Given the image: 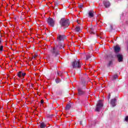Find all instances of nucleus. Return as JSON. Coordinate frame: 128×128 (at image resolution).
Returning a JSON list of instances; mask_svg holds the SVG:
<instances>
[{
    "label": "nucleus",
    "instance_id": "nucleus-15",
    "mask_svg": "<svg viewBox=\"0 0 128 128\" xmlns=\"http://www.w3.org/2000/svg\"><path fill=\"white\" fill-rule=\"evenodd\" d=\"M40 128H46V124L44 123H42L40 126Z\"/></svg>",
    "mask_w": 128,
    "mask_h": 128
},
{
    "label": "nucleus",
    "instance_id": "nucleus-4",
    "mask_svg": "<svg viewBox=\"0 0 128 128\" xmlns=\"http://www.w3.org/2000/svg\"><path fill=\"white\" fill-rule=\"evenodd\" d=\"M48 23L50 26H54V20L50 18H48Z\"/></svg>",
    "mask_w": 128,
    "mask_h": 128
},
{
    "label": "nucleus",
    "instance_id": "nucleus-19",
    "mask_svg": "<svg viewBox=\"0 0 128 128\" xmlns=\"http://www.w3.org/2000/svg\"><path fill=\"white\" fill-rule=\"evenodd\" d=\"M78 7L80 8H84V4H80L78 5Z\"/></svg>",
    "mask_w": 128,
    "mask_h": 128
},
{
    "label": "nucleus",
    "instance_id": "nucleus-2",
    "mask_svg": "<svg viewBox=\"0 0 128 128\" xmlns=\"http://www.w3.org/2000/svg\"><path fill=\"white\" fill-rule=\"evenodd\" d=\"M82 66V64H80V60H75L72 63V66L74 68H80V66Z\"/></svg>",
    "mask_w": 128,
    "mask_h": 128
},
{
    "label": "nucleus",
    "instance_id": "nucleus-8",
    "mask_svg": "<svg viewBox=\"0 0 128 128\" xmlns=\"http://www.w3.org/2000/svg\"><path fill=\"white\" fill-rule=\"evenodd\" d=\"M104 4L106 8H109L110 6V2L106 0H104Z\"/></svg>",
    "mask_w": 128,
    "mask_h": 128
},
{
    "label": "nucleus",
    "instance_id": "nucleus-17",
    "mask_svg": "<svg viewBox=\"0 0 128 128\" xmlns=\"http://www.w3.org/2000/svg\"><path fill=\"white\" fill-rule=\"evenodd\" d=\"M4 51V46H0V52H2Z\"/></svg>",
    "mask_w": 128,
    "mask_h": 128
},
{
    "label": "nucleus",
    "instance_id": "nucleus-16",
    "mask_svg": "<svg viewBox=\"0 0 128 128\" xmlns=\"http://www.w3.org/2000/svg\"><path fill=\"white\" fill-rule=\"evenodd\" d=\"M70 105L68 104L66 106V110H70Z\"/></svg>",
    "mask_w": 128,
    "mask_h": 128
},
{
    "label": "nucleus",
    "instance_id": "nucleus-23",
    "mask_svg": "<svg viewBox=\"0 0 128 128\" xmlns=\"http://www.w3.org/2000/svg\"><path fill=\"white\" fill-rule=\"evenodd\" d=\"M90 58V56H86V60H88V58Z\"/></svg>",
    "mask_w": 128,
    "mask_h": 128
},
{
    "label": "nucleus",
    "instance_id": "nucleus-22",
    "mask_svg": "<svg viewBox=\"0 0 128 128\" xmlns=\"http://www.w3.org/2000/svg\"><path fill=\"white\" fill-rule=\"evenodd\" d=\"M57 74H58V76H61L60 74H62V72H58Z\"/></svg>",
    "mask_w": 128,
    "mask_h": 128
},
{
    "label": "nucleus",
    "instance_id": "nucleus-18",
    "mask_svg": "<svg viewBox=\"0 0 128 128\" xmlns=\"http://www.w3.org/2000/svg\"><path fill=\"white\" fill-rule=\"evenodd\" d=\"M56 84H58V82H60L61 80L60 79L58 78L56 80Z\"/></svg>",
    "mask_w": 128,
    "mask_h": 128
},
{
    "label": "nucleus",
    "instance_id": "nucleus-11",
    "mask_svg": "<svg viewBox=\"0 0 128 128\" xmlns=\"http://www.w3.org/2000/svg\"><path fill=\"white\" fill-rule=\"evenodd\" d=\"M64 38H65L64 36L59 35L58 36L57 40H59V41L64 40Z\"/></svg>",
    "mask_w": 128,
    "mask_h": 128
},
{
    "label": "nucleus",
    "instance_id": "nucleus-25",
    "mask_svg": "<svg viewBox=\"0 0 128 128\" xmlns=\"http://www.w3.org/2000/svg\"><path fill=\"white\" fill-rule=\"evenodd\" d=\"M40 102L41 104H44V100H42Z\"/></svg>",
    "mask_w": 128,
    "mask_h": 128
},
{
    "label": "nucleus",
    "instance_id": "nucleus-5",
    "mask_svg": "<svg viewBox=\"0 0 128 128\" xmlns=\"http://www.w3.org/2000/svg\"><path fill=\"white\" fill-rule=\"evenodd\" d=\"M26 72H22V71H20L19 72H18L17 76L20 78H24L26 76Z\"/></svg>",
    "mask_w": 128,
    "mask_h": 128
},
{
    "label": "nucleus",
    "instance_id": "nucleus-1",
    "mask_svg": "<svg viewBox=\"0 0 128 128\" xmlns=\"http://www.w3.org/2000/svg\"><path fill=\"white\" fill-rule=\"evenodd\" d=\"M60 24L62 26H70V20H66L64 18H62L60 20Z\"/></svg>",
    "mask_w": 128,
    "mask_h": 128
},
{
    "label": "nucleus",
    "instance_id": "nucleus-6",
    "mask_svg": "<svg viewBox=\"0 0 128 128\" xmlns=\"http://www.w3.org/2000/svg\"><path fill=\"white\" fill-rule=\"evenodd\" d=\"M52 54H53V56H56L58 54V49L56 48H54L52 51Z\"/></svg>",
    "mask_w": 128,
    "mask_h": 128
},
{
    "label": "nucleus",
    "instance_id": "nucleus-20",
    "mask_svg": "<svg viewBox=\"0 0 128 128\" xmlns=\"http://www.w3.org/2000/svg\"><path fill=\"white\" fill-rule=\"evenodd\" d=\"M113 78L114 80H116V78H118V75H114V76H113Z\"/></svg>",
    "mask_w": 128,
    "mask_h": 128
},
{
    "label": "nucleus",
    "instance_id": "nucleus-26",
    "mask_svg": "<svg viewBox=\"0 0 128 128\" xmlns=\"http://www.w3.org/2000/svg\"><path fill=\"white\" fill-rule=\"evenodd\" d=\"M34 58H36V56H34Z\"/></svg>",
    "mask_w": 128,
    "mask_h": 128
},
{
    "label": "nucleus",
    "instance_id": "nucleus-21",
    "mask_svg": "<svg viewBox=\"0 0 128 128\" xmlns=\"http://www.w3.org/2000/svg\"><path fill=\"white\" fill-rule=\"evenodd\" d=\"M125 122H128V116H126L125 118Z\"/></svg>",
    "mask_w": 128,
    "mask_h": 128
},
{
    "label": "nucleus",
    "instance_id": "nucleus-10",
    "mask_svg": "<svg viewBox=\"0 0 128 128\" xmlns=\"http://www.w3.org/2000/svg\"><path fill=\"white\" fill-rule=\"evenodd\" d=\"M117 58H118V62H120L122 61V60H124V58H122V55L120 54H117Z\"/></svg>",
    "mask_w": 128,
    "mask_h": 128
},
{
    "label": "nucleus",
    "instance_id": "nucleus-24",
    "mask_svg": "<svg viewBox=\"0 0 128 128\" xmlns=\"http://www.w3.org/2000/svg\"><path fill=\"white\" fill-rule=\"evenodd\" d=\"M108 98V100H110V94H109Z\"/></svg>",
    "mask_w": 128,
    "mask_h": 128
},
{
    "label": "nucleus",
    "instance_id": "nucleus-13",
    "mask_svg": "<svg viewBox=\"0 0 128 128\" xmlns=\"http://www.w3.org/2000/svg\"><path fill=\"white\" fill-rule=\"evenodd\" d=\"M78 94H80V96H82V94H83L84 92L82 90V89H78Z\"/></svg>",
    "mask_w": 128,
    "mask_h": 128
},
{
    "label": "nucleus",
    "instance_id": "nucleus-3",
    "mask_svg": "<svg viewBox=\"0 0 128 128\" xmlns=\"http://www.w3.org/2000/svg\"><path fill=\"white\" fill-rule=\"evenodd\" d=\"M102 101L100 100L98 102V104L96 106V112H100V108H102Z\"/></svg>",
    "mask_w": 128,
    "mask_h": 128
},
{
    "label": "nucleus",
    "instance_id": "nucleus-14",
    "mask_svg": "<svg viewBox=\"0 0 128 128\" xmlns=\"http://www.w3.org/2000/svg\"><path fill=\"white\" fill-rule=\"evenodd\" d=\"M75 30L76 32H80V28L79 26H76Z\"/></svg>",
    "mask_w": 128,
    "mask_h": 128
},
{
    "label": "nucleus",
    "instance_id": "nucleus-12",
    "mask_svg": "<svg viewBox=\"0 0 128 128\" xmlns=\"http://www.w3.org/2000/svg\"><path fill=\"white\" fill-rule=\"evenodd\" d=\"M94 12L92 11H90L88 12V17L92 18L94 16Z\"/></svg>",
    "mask_w": 128,
    "mask_h": 128
},
{
    "label": "nucleus",
    "instance_id": "nucleus-9",
    "mask_svg": "<svg viewBox=\"0 0 128 128\" xmlns=\"http://www.w3.org/2000/svg\"><path fill=\"white\" fill-rule=\"evenodd\" d=\"M114 50L116 53L120 52V46L117 45L114 48Z\"/></svg>",
    "mask_w": 128,
    "mask_h": 128
},
{
    "label": "nucleus",
    "instance_id": "nucleus-28",
    "mask_svg": "<svg viewBox=\"0 0 128 128\" xmlns=\"http://www.w3.org/2000/svg\"><path fill=\"white\" fill-rule=\"evenodd\" d=\"M90 34H94V32H91Z\"/></svg>",
    "mask_w": 128,
    "mask_h": 128
},
{
    "label": "nucleus",
    "instance_id": "nucleus-7",
    "mask_svg": "<svg viewBox=\"0 0 128 128\" xmlns=\"http://www.w3.org/2000/svg\"><path fill=\"white\" fill-rule=\"evenodd\" d=\"M116 98H114L111 100L110 104L112 106H116Z\"/></svg>",
    "mask_w": 128,
    "mask_h": 128
},
{
    "label": "nucleus",
    "instance_id": "nucleus-27",
    "mask_svg": "<svg viewBox=\"0 0 128 128\" xmlns=\"http://www.w3.org/2000/svg\"><path fill=\"white\" fill-rule=\"evenodd\" d=\"M80 124H82V122H80Z\"/></svg>",
    "mask_w": 128,
    "mask_h": 128
}]
</instances>
